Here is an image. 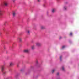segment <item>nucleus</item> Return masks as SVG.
<instances>
[{"label":"nucleus","mask_w":79,"mask_h":79,"mask_svg":"<svg viewBox=\"0 0 79 79\" xmlns=\"http://www.w3.org/2000/svg\"><path fill=\"white\" fill-rule=\"evenodd\" d=\"M5 65H2L1 67V70L2 72L3 73V74H6V72L5 71Z\"/></svg>","instance_id":"1"},{"label":"nucleus","mask_w":79,"mask_h":79,"mask_svg":"<svg viewBox=\"0 0 79 79\" xmlns=\"http://www.w3.org/2000/svg\"><path fill=\"white\" fill-rule=\"evenodd\" d=\"M41 45H42V44L38 42L36 43V46L37 47H40Z\"/></svg>","instance_id":"2"},{"label":"nucleus","mask_w":79,"mask_h":79,"mask_svg":"<svg viewBox=\"0 0 79 79\" xmlns=\"http://www.w3.org/2000/svg\"><path fill=\"white\" fill-rule=\"evenodd\" d=\"M8 5V3L7 2H4V5L5 6H7Z\"/></svg>","instance_id":"3"},{"label":"nucleus","mask_w":79,"mask_h":79,"mask_svg":"<svg viewBox=\"0 0 79 79\" xmlns=\"http://www.w3.org/2000/svg\"><path fill=\"white\" fill-rule=\"evenodd\" d=\"M3 11L2 10V9H0V15L2 16L3 15Z\"/></svg>","instance_id":"4"},{"label":"nucleus","mask_w":79,"mask_h":79,"mask_svg":"<svg viewBox=\"0 0 79 79\" xmlns=\"http://www.w3.org/2000/svg\"><path fill=\"white\" fill-rule=\"evenodd\" d=\"M24 52L25 53H28V52H29V51L28 49H26L24 50Z\"/></svg>","instance_id":"5"},{"label":"nucleus","mask_w":79,"mask_h":79,"mask_svg":"<svg viewBox=\"0 0 79 79\" xmlns=\"http://www.w3.org/2000/svg\"><path fill=\"white\" fill-rule=\"evenodd\" d=\"M18 39H19V41L21 42H22V38L21 37H19L18 38Z\"/></svg>","instance_id":"6"},{"label":"nucleus","mask_w":79,"mask_h":79,"mask_svg":"<svg viewBox=\"0 0 79 79\" xmlns=\"http://www.w3.org/2000/svg\"><path fill=\"white\" fill-rule=\"evenodd\" d=\"M14 65V63L13 62H10V66H13Z\"/></svg>","instance_id":"7"},{"label":"nucleus","mask_w":79,"mask_h":79,"mask_svg":"<svg viewBox=\"0 0 79 79\" xmlns=\"http://www.w3.org/2000/svg\"><path fill=\"white\" fill-rule=\"evenodd\" d=\"M16 14L15 12H13V15L14 17H15V16H16Z\"/></svg>","instance_id":"8"},{"label":"nucleus","mask_w":79,"mask_h":79,"mask_svg":"<svg viewBox=\"0 0 79 79\" xmlns=\"http://www.w3.org/2000/svg\"><path fill=\"white\" fill-rule=\"evenodd\" d=\"M41 29H45V27L44 26H41Z\"/></svg>","instance_id":"9"},{"label":"nucleus","mask_w":79,"mask_h":79,"mask_svg":"<svg viewBox=\"0 0 79 79\" xmlns=\"http://www.w3.org/2000/svg\"><path fill=\"white\" fill-rule=\"evenodd\" d=\"M56 71V69H53L52 71V73H54V72H55V71Z\"/></svg>","instance_id":"10"},{"label":"nucleus","mask_w":79,"mask_h":79,"mask_svg":"<svg viewBox=\"0 0 79 79\" xmlns=\"http://www.w3.org/2000/svg\"><path fill=\"white\" fill-rule=\"evenodd\" d=\"M27 33L28 34H29V30H27Z\"/></svg>","instance_id":"11"},{"label":"nucleus","mask_w":79,"mask_h":79,"mask_svg":"<svg viewBox=\"0 0 79 79\" xmlns=\"http://www.w3.org/2000/svg\"><path fill=\"white\" fill-rule=\"evenodd\" d=\"M31 48H32V50H34V46H32L31 47Z\"/></svg>","instance_id":"12"},{"label":"nucleus","mask_w":79,"mask_h":79,"mask_svg":"<svg viewBox=\"0 0 79 79\" xmlns=\"http://www.w3.org/2000/svg\"><path fill=\"white\" fill-rule=\"evenodd\" d=\"M55 9H52V13H54V12H55Z\"/></svg>","instance_id":"13"},{"label":"nucleus","mask_w":79,"mask_h":79,"mask_svg":"<svg viewBox=\"0 0 79 79\" xmlns=\"http://www.w3.org/2000/svg\"><path fill=\"white\" fill-rule=\"evenodd\" d=\"M64 10H66V8H67L66 6H64Z\"/></svg>","instance_id":"14"},{"label":"nucleus","mask_w":79,"mask_h":79,"mask_svg":"<svg viewBox=\"0 0 79 79\" xmlns=\"http://www.w3.org/2000/svg\"><path fill=\"white\" fill-rule=\"evenodd\" d=\"M61 58H62V56H60V60L61 61Z\"/></svg>","instance_id":"15"},{"label":"nucleus","mask_w":79,"mask_h":79,"mask_svg":"<svg viewBox=\"0 0 79 79\" xmlns=\"http://www.w3.org/2000/svg\"><path fill=\"white\" fill-rule=\"evenodd\" d=\"M65 48V46H64L62 48V49H63V48Z\"/></svg>","instance_id":"16"},{"label":"nucleus","mask_w":79,"mask_h":79,"mask_svg":"<svg viewBox=\"0 0 79 79\" xmlns=\"http://www.w3.org/2000/svg\"><path fill=\"white\" fill-rule=\"evenodd\" d=\"M62 70L63 71H64V67H62Z\"/></svg>","instance_id":"17"},{"label":"nucleus","mask_w":79,"mask_h":79,"mask_svg":"<svg viewBox=\"0 0 79 79\" xmlns=\"http://www.w3.org/2000/svg\"><path fill=\"white\" fill-rule=\"evenodd\" d=\"M57 76H58L59 75V73H58L56 74Z\"/></svg>","instance_id":"18"},{"label":"nucleus","mask_w":79,"mask_h":79,"mask_svg":"<svg viewBox=\"0 0 79 79\" xmlns=\"http://www.w3.org/2000/svg\"><path fill=\"white\" fill-rule=\"evenodd\" d=\"M6 23H7V21H5V23L6 24Z\"/></svg>","instance_id":"19"},{"label":"nucleus","mask_w":79,"mask_h":79,"mask_svg":"<svg viewBox=\"0 0 79 79\" xmlns=\"http://www.w3.org/2000/svg\"><path fill=\"white\" fill-rule=\"evenodd\" d=\"M73 34V33H70V35H72Z\"/></svg>","instance_id":"20"},{"label":"nucleus","mask_w":79,"mask_h":79,"mask_svg":"<svg viewBox=\"0 0 79 79\" xmlns=\"http://www.w3.org/2000/svg\"><path fill=\"white\" fill-rule=\"evenodd\" d=\"M59 39H61V37H60Z\"/></svg>","instance_id":"21"},{"label":"nucleus","mask_w":79,"mask_h":79,"mask_svg":"<svg viewBox=\"0 0 79 79\" xmlns=\"http://www.w3.org/2000/svg\"><path fill=\"white\" fill-rule=\"evenodd\" d=\"M38 2H40V0H38Z\"/></svg>","instance_id":"22"},{"label":"nucleus","mask_w":79,"mask_h":79,"mask_svg":"<svg viewBox=\"0 0 79 79\" xmlns=\"http://www.w3.org/2000/svg\"><path fill=\"white\" fill-rule=\"evenodd\" d=\"M57 0V1H58V0Z\"/></svg>","instance_id":"23"}]
</instances>
